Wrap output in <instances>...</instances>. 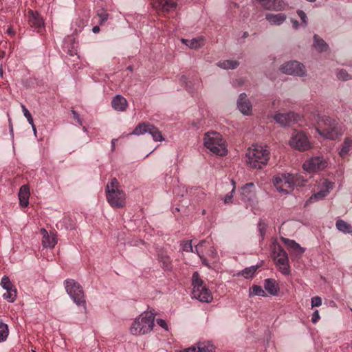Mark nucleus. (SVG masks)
<instances>
[{
    "mask_svg": "<svg viewBox=\"0 0 352 352\" xmlns=\"http://www.w3.org/2000/svg\"><path fill=\"white\" fill-rule=\"evenodd\" d=\"M316 130L318 133L329 140H335L341 135V130L336 120L325 115L316 117Z\"/></svg>",
    "mask_w": 352,
    "mask_h": 352,
    "instance_id": "nucleus-1",
    "label": "nucleus"
},
{
    "mask_svg": "<svg viewBox=\"0 0 352 352\" xmlns=\"http://www.w3.org/2000/svg\"><path fill=\"white\" fill-rule=\"evenodd\" d=\"M156 312L154 309H148L142 313L133 322L130 332L133 335H144L150 333L155 325Z\"/></svg>",
    "mask_w": 352,
    "mask_h": 352,
    "instance_id": "nucleus-2",
    "label": "nucleus"
},
{
    "mask_svg": "<svg viewBox=\"0 0 352 352\" xmlns=\"http://www.w3.org/2000/svg\"><path fill=\"white\" fill-rule=\"evenodd\" d=\"M246 163L252 168H263L270 159V151L261 145L249 148L245 153Z\"/></svg>",
    "mask_w": 352,
    "mask_h": 352,
    "instance_id": "nucleus-3",
    "label": "nucleus"
},
{
    "mask_svg": "<svg viewBox=\"0 0 352 352\" xmlns=\"http://www.w3.org/2000/svg\"><path fill=\"white\" fill-rule=\"evenodd\" d=\"M106 197L108 203L113 208H122L125 205V193L120 189L116 178H112L106 187Z\"/></svg>",
    "mask_w": 352,
    "mask_h": 352,
    "instance_id": "nucleus-4",
    "label": "nucleus"
},
{
    "mask_svg": "<svg viewBox=\"0 0 352 352\" xmlns=\"http://www.w3.org/2000/svg\"><path fill=\"white\" fill-rule=\"evenodd\" d=\"M192 287L191 296L192 298L202 302H210L212 300L213 296L211 292L200 278L197 272L192 274Z\"/></svg>",
    "mask_w": 352,
    "mask_h": 352,
    "instance_id": "nucleus-5",
    "label": "nucleus"
},
{
    "mask_svg": "<svg viewBox=\"0 0 352 352\" xmlns=\"http://www.w3.org/2000/svg\"><path fill=\"white\" fill-rule=\"evenodd\" d=\"M204 144L213 154L225 156L228 153L227 147L221 135L217 132L206 133L204 138Z\"/></svg>",
    "mask_w": 352,
    "mask_h": 352,
    "instance_id": "nucleus-6",
    "label": "nucleus"
},
{
    "mask_svg": "<svg viewBox=\"0 0 352 352\" xmlns=\"http://www.w3.org/2000/svg\"><path fill=\"white\" fill-rule=\"evenodd\" d=\"M65 287L67 294L78 307L82 306L87 309L86 300L81 285L74 279H67L64 281Z\"/></svg>",
    "mask_w": 352,
    "mask_h": 352,
    "instance_id": "nucleus-7",
    "label": "nucleus"
},
{
    "mask_svg": "<svg viewBox=\"0 0 352 352\" xmlns=\"http://www.w3.org/2000/svg\"><path fill=\"white\" fill-rule=\"evenodd\" d=\"M289 144L291 147L299 151H305L311 148V144L307 134L301 131H293Z\"/></svg>",
    "mask_w": 352,
    "mask_h": 352,
    "instance_id": "nucleus-8",
    "label": "nucleus"
},
{
    "mask_svg": "<svg viewBox=\"0 0 352 352\" xmlns=\"http://www.w3.org/2000/svg\"><path fill=\"white\" fill-rule=\"evenodd\" d=\"M294 177L292 174H282L277 175L273 179V184L278 191L284 194H289L294 188Z\"/></svg>",
    "mask_w": 352,
    "mask_h": 352,
    "instance_id": "nucleus-9",
    "label": "nucleus"
},
{
    "mask_svg": "<svg viewBox=\"0 0 352 352\" xmlns=\"http://www.w3.org/2000/svg\"><path fill=\"white\" fill-rule=\"evenodd\" d=\"M328 164V161L322 156H315L307 160L302 164V168L305 171L311 173L323 170Z\"/></svg>",
    "mask_w": 352,
    "mask_h": 352,
    "instance_id": "nucleus-10",
    "label": "nucleus"
},
{
    "mask_svg": "<svg viewBox=\"0 0 352 352\" xmlns=\"http://www.w3.org/2000/svg\"><path fill=\"white\" fill-rule=\"evenodd\" d=\"M145 133L150 134L154 141H163L164 138H163L161 132L159 129L153 126V124H146L144 122L139 124L133 130L130 135H143Z\"/></svg>",
    "mask_w": 352,
    "mask_h": 352,
    "instance_id": "nucleus-11",
    "label": "nucleus"
},
{
    "mask_svg": "<svg viewBox=\"0 0 352 352\" xmlns=\"http://www.w3.org/2000/svg\"><path fill=\"white\" fill-rule=\"evenodd\" d=\"M274 254H275L274 260L278 270L284 275H289L290 267L287 252L278 245L277 251H275Z\"/></svg>",
    "mask_w": 352,
    "mask_h": 352,
    "instance_id": "nucleus-12",
    "label": "nucleus"
},
{
    "mask_svg": "<svg viewBox=\"0 0 352 352\" xmlns=\"http://www.w3.org/2000/svg\"><path fill=\"white\" fill-rule=\"evenodd\" d=\"M283 73L287 75H293L303 77L306 76V69L304 65L296 60L288 61L280 67Z\"/></svg>",
    "mask_w": 352,
    "mask_h": 352,
    "instance_id": "nucleus-13",
    "label": "nucleus"
},
{
    "mask_svg": "<svg viewBox=\"0 0 352 352\" xmlns=\"http://www.w3.org/2000/svg\"><path fill=\"white\" fill-rule=\"evenodd\" d=\"M334 182H330L327 179H322L320 182V190L314 193L306 201L305 205L311 204L315 201L322 200L326 197L334 187Z\"/></svg>",
    "mask_w": 352,
    "mask_h": 352,
    "instance_id": "nucleus-14",
    "label": "nucleus"
},
{
    "mask_svg": "<svg viewBox=\"0 0 352 352\" xmlns=\"http://www.w3.org/2000/svg\"><path fill=\"white\" fill-rule=\"evenodd\" d=\"M298 115L294 112L278 113L273 116L274 120L281 126H289L298 120Z\"/></svg>",
    "mask_w": 352,
    "mask_h": 352,
    "instance_id": "nucleus-15",
    "label": "nucleus"
},
{
    "mask_svg": "<svg viewBox=\"0 0 352 352\" xmlns=\"http://www.w3.org/2000/svg\"><path fill=\"white\" fill-rule=\"evenodd\" d=\"M241 199L243 201H252L256 196L255 184L252 182L243 185L240 190Z\"/></svg>",
    "mask_w": 352,
    "mask_h": 352,
    "instance_id": "nucleus-16",
    "label": "nucleus"
},
{
    "mask_svg": "<svg viewBox=\"0 0 352 352\" xmlns=\"http://www.w3.org/2000/svg\"><path fill=\"white\" fill-rule=\"evenodd\" d=\"M237 107L239 111L244 115H250L252 112V104L247 98L245 93H241L237 100Z\"/></svg>",
    "mask_w": 352,
    "mask_h": 352,
    "instance_id": "nucleus-17",
    "label": "nucleus"
},
{
    "mask_svg": "<svg viewBox=\"0 0 352 352\" xmlns=\"http://www.w3.org/2000/svg\"><path fill=\"white\" fill-rule=\"evenodd\" d=\"M28 23L30 27L34 28L38 32L44 28V22L41 16L32 10L28 11Z\"/></svg>",
    "mask_w": 352,
    "mask_h": 352,
    "instance_id": "nucleus-18",
    "label": "nucleus"
},
{
    "mask_svg": "<svg viewBox=\"0 0 352 352\" xmlns=\"http://www.w3.org/2000/svg\"><path fill=\"white\" fill-rule=\"evenodd\" d=\"M153 6L162 12H170L175 10L177 4L173 0H153Z\"/></svg>",
    "mask_w": 352,
    "mask_h": 352,
    "instance_id": "nucleus-19",
    "label": "nucleus"
},
{
    "mask_svg": "<svg viewBox=\"0 0 352 352\" xmlns=\"http://www.w3.org/2000/svg\"><path fill=\"white\" fill-rule=\"evenodd\" d=\"M111 106L118 111H124L128 107L127 100L120 94L116 95L111 100Z\"/></svg>",
    "mask_w": 352,
    "mask_h": 352,
    "instance_id": "nucleus-20",
    "label": "nucleus"
},
{
    "mask_svg": "<svg viewBox=\"0 0 352 352\" xmlns=\"http://www.w3.org/2000/svg\"><path fill=\"white\" fill-rule=\"evenodd\" d=\"M264 289L270 296H278L279 285L277 281L273 278H267L264 280Z\"/></svg>",
    "mask_w": 352,
    "mask_h": 352,
    "instance_id": "nucleus-21",
    "label": "nucleus"
},
{
    "mask_svg": "<svg viewBox=\"0 0 352 352\" xmlns=\"http://www.w3.org/2000/svg\"><path fill=\"white\" fill-rule=\"evenodd\" d=\"M43 234L42 243L45 248H53L57 243L56 237L54 233H48L45 229L41 230Z\"/></svg>",
    "mask_w": 352,
    "mask_h": 352,
    "instance_id": "nucleus-22",
    "label": "nucleus"
},
{
    "mask_svg": "<svg viewBox=\"0 0 352 352\" xmlns=\"http://www.w3.org/2000/svg\"><path fill=\"white\" fill-rule=\"evenodd\" d=\"M281 241L298 256H301L305 251V248H302L294 240L281 237Z\"/></svg>",
    "mask_w": 352,
    "mask_h": 352,
    "instance_id": "nucleus-23",
    "label": "nucleus"
},
{
    "mask_svg": "<svg viewBox=\"0 0 352 352\" xmlns=\"http://www.w3.org/2000/svg\"><path fill=\"white\" fill-rule=\"evenodd\" d=\"M265 19L271 25H280L285 21L286 15L283 13H267L265 14Z\"/></svg>",
    "mask_w": 352,
    "mask_h": 352,
    "instance_id": "nucleus-24",
    "label": "nucleus"
},
{
    "mask_svg": "<svg viewBox=\"0 0 352 352\" xmlns=\"http://www.w3.org/2000/svg\"><path fill=\"white\" fill-rule=\"evenodd\" d=\"M182 352H214V347L210 343H199L197 347L191 346L183 350Z\"/></svg>",
    "mask_w": 352,
    "mask_h": 352,
    "instance_id": "nucleus-25",
    "label": "nucleus"
},
{
    "mask_svg": "<svg viewBox=\"0 0 352 352\" xmlns=\"http://www.w3.org/2000/svg\"><path fill=\"white\" fill-rule=\"evenodd\" d=\"M352 151V138H346L339 151V155L342 158L347 157Z\"/></svg>",
    "mask_w": 352,
    "mask_h": 352,
    "instance_id": "nucleus-26",
    "label": "nucleus"
},
{
    "mask_svg": "<svg viewBox=\"0 0 352 352\" xmlns=\"http://www.w3.org/2000/svg\"><path fill=\"white\" fill-rule=\"evenodd\" d=\"M182 42L190 49L195 50L200 48L204 45V38L202 36L195 38L190 40L182 38Z\"/></svg>",
    "mask_w": 352,
    "mask_h": 352,
    "instance_id": "nucleus-27",
    "label": "nucleus"
},
{
    "mask_svg": "<svg viewBox=\"0 0 352 352\" xmlns=\"http://www.w3.org/2000/svg\"><path fill=\"white\" fill-rule=\"evenodd\" d=\"M336 228L344 234H352V226L342 219H338L336 222Z\"/></svg>",
    "mask_w": 352,
    "mask_h": 352,
    "instance_id": "nucleus-28",
    "label": "nucleus"
},
{
    "mask_svg": "<svg viewBox=\"0 0 352 352\" xmlns=\"http://www.w3.org/2000/svg\"><path fill=\"white\" fill-rule=\"evenodd\" d=\"M314 47L318 52H325L328 50V44L320 36L315 34L314 36Z\"/></svg>",
    "mask_w": 352,
    "mask_h": 352,
    "instance_id": "nucleus-29",
    "label": "nucleus"
},
{
    "mask_svg": "<svg viewBox=\"0 0 352 352\" xmlns=\"http://www.w3.org/2000/svg\"><path fill=\"white\" fill-rule=\"evenodd\" d=\"M217 65L223 69H234L239 65V63L235 60H226L219 61Z\"/></svg>",
    "mask_w": 352,
    "mask_h": 352,
    "instance_id": "nucleus-30",
    "label": "nucleus"
},
{
    "mask_svg": "<svg viewBox=\"0 0 352 352\" xmlns=\"http://www.w3.org/2000/svg\"><path fill=\"white\" fill-rule=\"evenodd\" d=\"M257 296L261 297H266V292L262 288L261 286L253 285L249 289V297Z\"/></svg>",
    "mask_w": 352,
    "mask_h": 352,
    "instance_id": "nucleus-31",
    "label": "nucleus"
},
{
    "mask_svg": "<svg viewBox=\"0 0 352 352\" xmlns=\"http://www.w3.org/2000/svg\"><path fill=\"white\" fill-rule=\"evenodd\" d=\"M283 0H267L264 3L266 10H280L282 8Z\"/></svg>",
    "mask_w": 352,
    "mask_h": 352,
    "instance_id": "nucleus-32",
    "label": "nucleus"
},
{
    "mask_svg": "<svg viewBox=\"0 0 352 352\" xmlns=\"http://www.w3.org/2000/svg\"><path fill=\"white\" fill-rule=\"evenodd\" d=\"M258 268V265H252L248 267H245L240 272L238 273L239 276H243L245 278H250L253 277Z\"/></svg>",
    "mask_w": 352,
    "mask_h": 352,
    "instance_id": "nucleus-33",
    "label": "nucleus"
},
{
    "mask_svg": "<svg viewBox=\"0 0 352 352\" xmlns=\"http://www.w3.org/2000/svg\"><path fill=\"white\" fill-rule=\"evenodd\" d=\"M23 116L27 119L28 123L31 125L34 135L36 137V129L34 123V119L31 113L23 106Z\"/></svg>",
    "mask_w": 352,
    "mask_h": 352,
    "instance_id": "nucleus-34",
    "label": "nucleus"
},
{
    "mask_svg": "<svg viewBox=\"0 0 352 352\" xmlns=\"http://www.w3.org/2000/svg\"><path fill=\"white\" fill-rule=\"evenodd\" d=\"M4 299L10 302H12L16 298V289L14 287L6 289V292L3 294Z\"/></svg>",
    "mask_w": 352,
    "mask_h": 352,
    "instance_id": "nucleus-35",
    "label": "nucleus"
},
{
    "mask_svg": "<svg viewBox=\"0 0 352 352\" xmlns=\"http://www.w3.org/2000/svg\"><path fill=\"white\" fill-rule=\"evenodd\" d=\"M257 226H258V232H259V236H260L261 240L262 241V240H263V239L265 237L267 225L262 219H261L258 222Z\"/></svg>",
    "mask_w": 352,
    "mask_h": 352,
    "instance_id": "nucleus-36",
    "label": "nucleus"
},
{
    "mask_svg": "<svg viewBox=\"0 0 352 352\" xmlns=\"http://www.w3.org/2000/svg\"><path fill=\"white\" fill-rule=\"evenodd\" d=\"M231 183L233 187L231 191L228 192L227 195H226V196L224 197L223 201L225 204H230L232 202L233 195L235 192L236 183L233 179L231 180Z\"/></svg>",
    "mask_w": 352,
    "mask_h": 352,
    "instance_id": "nucleus-37",
    "label": "nucleus"
},
{
    "mask_svg": "<svg viewBox=\"0 0 352 352\" xmlns=\"http://www.w3.org/2000/svg\"><path fill=\"white\" fill-rule=\"evenodd\" d=\"M8 336V329L6 324L0 323V342L6 340Z\"/></svg>",
    "mask_w": 352,
    "mask_h": 352,
    "instance_id": "nucleus-38",
    "label": "nucleus"
},
{
    "mask_svg": "<svg viewBox=\"0 0 352 352\" xmlns=\"http://www.w3.org/2000/svg\"><path fill=\"white\" fill-rule=\"evenodd\" d=\"M336 76L338 79L342 80L344 81H346L351 78V76L348 74V72L343 69L337 71Z\"/></svg>",
    "mask_w": 352,
    "mask_h": 352,
    "instance_id": "nucleus-39",
    "label": "nucleus"
},
{
    "mask_svg": "<svg viewBox=\"0 0 352 352\" xmlns=\"http://www.w3.org/2000/svg\"><path fill=\"white\" fill-rule=\"evenodd\" d=\"M30 189L28 185L23 184V208L29 204Z\"/></svg>",
    "mask_w": 352,
    "mask_h": 352,
    "instance_id": "nucleus-40",
    "label": "nucleus"
},
{
    "mask_svg": "<svg viewBox=\"0 0 352 352\" xmlns=\"http://www.w3.org/2000/svg\"><path fill=\"white\" fill-rule=\"evenodd\" d=\"M1 285L4 289H10L14 287L13 285L10 280V278L7 276H4L1 280Z\"/></svg>",
    "mask_w": 352,
    "mask_h": 352,
    "instance_id": "nucleus-41",
    "label": "nucleus"
},
{
    "mask_svg": "<svg viewBox=\"0 0 352 352\" xmlns=\"http://www.w3.org/2000/svg\"><path fill=\"white\" fill-rule=\"evenodd\" d=\"M182 251L188 252H195V249L192 245V241H183L182 243Z\"/></svg>",
    "mask_w": 352,
    "mask_h": 352,
    "instance_id": "nucleus-42",
    "label": "nucleus"
},
{
    "mask_svg": "<svg viewBox=\"0 0 352 352\" xmlns=\"http://www.w3.org/2000/svg\"><path fill=\"white\" fill-rule=\"evenodd\" d=\"M292 177H294V182H295L294 184V187L296 186H302L303 184L307 182V180L303 178V177L302 175H298V174L293 175V174H292Z\"/></svg>",
    "mask_w": 352,
    "mask_h": 352,
    "instance_id": "nucleus-43",
    "label": "nucleus"
},
{
    "mask_svg": "<svg viewBox=\"0 0 352 352\" xmlns=\"http://www.w3.org/2000/svg\"><path fill=\"white\" fill-rule=\"evenodd\" d=\"M160 261L162 263V267L165 270H170V260L168 256H162Z\"/></svg>",
    "mask_w": 352,
    "mask_h": 352,
    "instance_id": "nucleus-44",
    "label": "nucleus"
},
{
    "mask_svg": "<svg viewBox=\"0 0 352 352\" xmlns=\"http://www.w3.org/2000/svg\"><path fill=\"white\" fill-rule=\"evenodd\" d=\"M61 223L65 226L67 230H72L74 228L73 221L69 218L63 219Z\"/></svg>",
    "mask_w": 352,
    "mask_h": 352,
    "instance_id": "nucleus-45",
    "label": "nucleus"
},
{
    "mask_svg": "<svg viewBox=\"0 0 352 352\" xmlns=\"http://www.w3.org/2000/svg\"><path fill=\"white\" fill-rule=\"evenodd\" d=\"M297 14L304 25L306 26L307 25V17L306 13L302 10H298Z\"/></svg>",
    "mask_w": 352,
    "mask_h": 352,
    "instance_id": "nucleus-46",
    "label": "nucleus"
},
{
    "mask_svg": "<svg viewBox=\"0 0 352 352\" xmlns=\"http://www.w3.org/2000/svg\"><path fill=\"white\" fill-rule=\"evenodd\" d=\"M312 307H320L322 305V299L319 296H314L311 300Z\"/></svg>",
    "mask_w": 352,
    "mask_h": 352,
    "instance_id": "nucleus-47",
    "label": "nucleus"
},
{
    "mask_svg": "<svg viewBox=\"0 0 352 352\" xmlns=\"http://www.w3.org/2000/svg\"><path fill=\"white\" fill-rule=\"evenodd\" d=\"M157 324L160 326L162 329H164L166 331H168V326L166 323V322L161 318H158L156 320Z\"/></svg>",
    "mask_w": 352,
    "mask_h": 352,
    "instance_id": "nucleus-48",
    "label": "nucleus"
},
{
    "mask_svg": "<svg viewBox=\"0 0 352 352\" xmlns=\"http://www.w3.org/2000/svg\"><path fill=\"white\" fill-rule=\"evenodd\" d=\"M98 16L100 18V24H102L107 21L109 14L106 12H102L101 13L98 14Z\"/></svg>",
    "mask_w": 352,
    "mask_h": 352,
    "instance_id": "nucleus-49",
    "label": "nucleus"
},
{
    "mask_svg": "<svg viewBox=\"0 0 352 352\" xmlns=\"http://www.w3.org/2000/svg\"><path fill=\"white\" fill-rule=\"evenodd\" d=\"M320 314H319V312L318 310H315L313 314H312V316H311V322L314 323V324H316L319 320H320Z\"/></svg>",
    "mask_w": 352,
    "mask_h": 352,
    "instance_id": "nucleus-50",
    "label": "nucleus"
},
{
    "mask_svg": "<svg viewBox=\"0 0 352 352\" xmlns=\"http://www.w3.org/2000/svg\"><path fill=\"white\" fill-rule=\"evenodd\" d=\"M74 120L80 124L82 125V120L80 118L79 114L74 110L71 111Z\"/></svg>",
    "mask_w": 352,
    "mask_h": 352,
    "instance_id": "nucleus-51",
    "label": "nucleus"
},
{
    "mask_svg": "<svg viewBox=\"0 0 352 352\" xmlns=\"http://www.w3.org/2000/svg\"><path fill=\"white\" fill-rule=\"evenodd\" d=\"M180 81L183 83V84H185L188 91H191V86L190 85H188V82H187V78L186 76L183 75L182 76L181 78H180Z\"/></svg>",
    "mask_w": 352,
    "mask_h": 352,
    "instance_id": "nucleus-52",
    "label": "nucleus"
},
{
    "mask_svg": "<svg viewBox=\"0 0 352 352\" xmlns=\"http://www.w3.org/2000/svg\"><path fill=\"white\" fill-rule=\"evenodd\" d=\"M197 254L201 258L202 264L207 267H210L209 263L207 261L206 258H204V256L201 253H198Z\"/></svg>",
    "mask_w": 352,
    "mask_h": 352,
    "instance_id": "nucleus-53",
    "label": "nucleus"
},
{
    "mask_svg": "<svg viewBox=\"0 0 352 352\" xmlns=\"http://www.w3.org/2000/svg\"><path fill=\"white\" fill-rule=\"evenodd\" d=\"M18 197L19 206H22V186L19 189Z\"/></svg>",
    "mask_w": 352,
    "mask_h": 352,
    "instance_id": "nucleus-54",
    "label": "nucleus"
},
{
    "mask_svg": "<svg viewBox=\"0 0 352 352\" xmlns=\"http://www.w3.org/2000/svg\"><path fill=\"white\" fill-rule=\"evenodd\" d=\"M217 254V251L214 250V248L213 247H211L209 250V256H210L212 258H214V257H216Z\"/></svg>",
    "mask_w": 352,
    "mask_h": 352,
    "instance_id": "nucleus-55",
    "label": "nucleus"
},
{
    "mask_svg": "<svg viewBox=\"0 0 352 352\" xmlns=\"http://www.w3.org/2000/svg\"><path fill=\"white\" fill-rule=\"evenodd\" d=\"M204 243H205V241H204V240H202V241H200V242H199V243H198V244L195 247V252H196L197 254L200 253V252H199V247H201Z\"/></svg>",
    "mask_w": 352,
    "mask_h": 352,
    "instance_id": "nucleus-56",
    "label": "nucleus"
},
{
    "mask_svg": "<svg viewBox=\"0 0 352 352\" xmlns=\"http://www.w3.org/2000/svg\"><path fill=\"white\" fill-rule=\"evenodd\" d=\"M92 32L94 33V34H96V33H98L100 32V28L99 26H94L93 28H92Z\"/></svg>",
    "mask_w": 352,
    "mask_h": 352,
    "instance_id": "nucleus-57",
    "label": "nucleus"
},
{
    "mask_svg": "<svg viewBox=\"0 0 352 352\" xmlns=\"http://www.w3.org/2000/svg\"><path fill=\"white\" fill-rule=\"evenodd\" d=\"M292 23H293V27L295 28H296L299 25L298 22L296 20L292 21Z\"/></svg>",
    "mask_w": 352,
    "mask_h": 352,
    "instance_id": "nucleus-58",
    "label": "nucleus"
},
{
    "mask_svg": "<svg viewBox=\"0 0 352 352\" xmlns=\"http://www.w3.org/2000/svg\"><path fill=\"white\" fill-rule=\"evenodd\" d=\"M116 140H117L116 139H113L111 140V148H112V150H114L115 143H116Z\"/></svg>",
    "mask_w": 352,
    "mask_h": 352,
    "instance_id": "nucleus-59",
    "label": "nucleus"
},
{
    "mask_svg": "<svg viewBox=\"0 0 352 352\" xmlns=\"http://www.w3.org/2000/svg\"><path fill=\"white\" fill-rule=\"evenodd\" d=\"M248 36V33L247 32H244L243 35H242V38H245Z\"/></svg>",
    "mask_w": 352,
    "mask_h": 352,
    "instance_id": "nucleus-60",
    "label": "nucleus"
},
{
    "mask_svg": "<svg viewBox=\"0 0 352 352\" xmlns=\"http://www.w3.org/2000/svg\"><path fill=\"white\" fill-rule=\"evenodd\" d=\"M184 193H186V190H184V188H183V189L182 190V197L184 196Z\"/></svg>",
    "mask_w": 352,
    "mask_h": 352,
    "instance_id": "nucleus-61",
    "label": "nucleus"
},
{
    "mask_svg": "<svg viewBox=\"0 0 352 352\" xmlns=\"http://www.w3.org/2000/svg\"><path fill=\"white\" fill-rule=\"evenodd\" d=\"M258 1L261 3L262 6L264 7V3H265L267 0H258Z\"/></svg>",
    "mask_w": 352,
    "mask_h": 352,
    "instance_id": "nucleus-62",
    "label": "nucleus"
},
{
    "mask_svg": "<svg viewBox=\"0 0 352 352\" xmlns=\"http://www.w3.org/2000/svg\"><path fill=\"white\" fill-rule=\"evenodd\" d=\"M7 32L8 34H11L12 33V30L10 28H9V29H8Z\"/></svg>",
    "mask_w": 352,
    "mask_h": 352,
    "instance_id": "nucleus-63",
    "label": "nucleus"
},
{
    "mask_svg": "<svg viewBox=\"0 0 352 352\" xmlns=\"http://www.w3.org/2000/svg\"><path fill=\"white\" fill-rule=\"evenodd\" d=\"M127 69L129 70V71H132L133 70V67L132 66H129V67H127Z\"/></svg>",
    "mask_w": 352,
    "mask_h": 352,
    "instance_id": "nucleus-64",
    "label": "nucleus"
}]
</instances>
